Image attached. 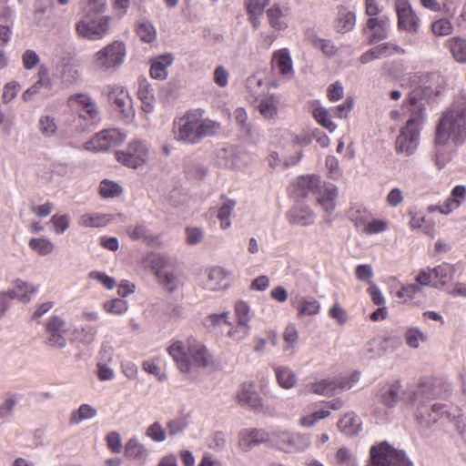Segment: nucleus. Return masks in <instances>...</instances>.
Returning a JSON list of instances; mask_svg holds the SVG:
<instances>
[{"instance_id":"nucleus-4","label":"nucleus","mask_w":466,"mask_h":466,"mask_svg":"<svg viewBox=\"0 0 466 466\" xmlns=\"http://www.w3.org/2000/svg\"><path fill=\"white\" fill-rule=\"evenodd\" d=\"M456 147L466 143V98L461 97L448 107L436 127L435 144Z\"/></svg>"},{"instance_id":"nucleus-2","label":"nucleus","mask_w":466,"mask_h":466,"mask_svg":"<svg viewBox=\"0 0 466 466\" xmlns=\"http://www.w3.org/2000/svg\"><path fill=\"white\" fill-rule=\"evenodd\" d=\"M435 397L433 388L429 384H420L410 386L403 392V404L414 409V417L417 428L420 434L429 437L431 428L437 421L446 416L451 417L444 405L434 403L429 405V402Z\"/></svg>"},{"instance_id":"nucleus-7","label":"nucleus","mask_w":466,"mask_h":466,"mask_svg":"<svg viewBox=\"0 0 466 466\" xmlns=\"http://www.w3.org/2000/svg\"><path fill=\"white\" fill-rule=\"evenodd\" d=\"M126 56L125 43L116 40L96 52L92 64L98 72L113 74L124 64Z\"/></svg>"},{"instance_id":"nucleus-10","label":"nucleus","mask_w":466,"mask_h":466,"mask_svg":"<svg viewBox=\"0 0 466 466\" xmlns=\"http://www.w3.org/2000/svg\"><path fill=\"white\" fill-rule=\"evenodd\" d=\"M149 157V148L146 142L132 140L124 150L116 152V160L123 166L137 168L144 166Z\"/></svg>"},{"instance_id":"nucleus-28","label":"nucleus","mask_w":466,"mask_h":466,"mask_svg":"<svg viewBox=\"0 0 466 466\" xmlns=\"http://www.w3.org/2000/svg\"><path fill=\"white\" fill-rule=\"evenodd\" d=\"M173 63V56L169 54L163 55L152 61L150 75L155 79L164 80L167 76V68Z\"/></svg>"},{"instance_id":"nucleus-24","label":"nucleus","mask_w":466,"mask_h":466,"mask_svg":"<svg viewBox=\"0 0 466 466\" xmlns=\"http://www.w3.org/2000/svg\"><path fill=\"white\" fill-rule=\"evenodd\" d=\"M36 291V289L27 282L16 279L13 289L5 292L10 299H16L23 303H27L31 299V295Z\"/></svg>"},{"instance_id":"nucleus-14","label":"nucleus","mask_w":466,"mask_h":466,"mask_svg":"<svg viewBox=\"0 0 466 466\" xmlns=\"http://www.w3.org/2000/svg\"><path fill=\"white\" fill-rule=\"evenodd\" d=\"M395 11L397 14V26L400 31L415 35L420 28V19L413 11L409 0H396Z\"/></svg>"},{"instance_id":"nucleus-56","label":"nucleus","mask_w":466,"mask_h":466,"mask_svg":"<svg viewBox=\"0 0 466 466\" xmlns=\"http://www.w3.org/2000/svg\"><path fill=\"white\" fill-rule=\"evenodd\" d=\"M146 435L156 442H162L166 440V431L157 421L147 429Z\"/></svg>"},{"instance_id":"nucleus-20","label":"nucleus","mask_w":466,"mask_h":466,"mask_svg":"<svg viewBox=\"0 0 466 466\" xmlns=\"http://www.w3.org/2000/svg\"><path fill=\"white\" fill-rule=\"evenodd\" d=\"M230 273L223 268L214 267L208 270V279L204 282V289L211 291L227 289L230 286Z\"/></svg>"},{"instance_id":"nucleus-17","label":"nucleus","mask_w":466,"mask_h":466,"mask_svg":"<svg viewBox=\"0 0 466 466\" xmlns=\"http://www.w3.org/2000/svg\"><path fill=\"white\" fill-rule=\"evenodd\" d=\"M409 388L403 390L400 381L395 380L382 385L379 389L376 397L378 401L383 406L388 409H393L400 401L403 402V392Z\"/></svg>"},{"instance_id":"nucleus-58","label":"nucleus","mask_w":466,"mask_h":466,"mask_svg":"<svg viewBox=\"0 0 466 466\" xmlns=\"http://www.w3.org/2000/svg\"><path fill=\"white\" fill-rule=\"evenodd\" d=\"M313 45L316 48L321 50V52L329 57L334 56L338 48L334 46V44L330 40L316 38L313 42Z\"/></svg>"},{"instance_id":"nucleus-5","label":"nucleus","mask_w":466,"mask_h":466,"mask_svg":"<svg viewBox=\"0 0 466 466\" xmlns=\"http://www.w3.org/2000/svg\"><path fill=\"white\" fill-rule=\"evenodd\" d=\"M167 352L183 373H189L193 368H205L211 362L206 347L193 337L174 341Z\"/></svg>"},{"instance_id":"nucleus-62","label":"nucleus","mask_w":466,"mask_h":466,"mask_svg":"<svg viewBox=\"0 0 466 466\" xmlns=\"http://www.w3.org/2000/svg\"><path fill=\"white\" fill-rule=\"evenodd\" d=\"M130 238L135 240L141 239L146 242H152L153 236L147 227L143 225H138L133 228V230L129 233Z\"/></svg>"},{"instance_id":"nucleus-32","label":"nucleus","mask_w":466,"mask_h":466,"mask_svg":"<svg viewBox=\"0 0 466 466\" xmlns=\"http://www.w3.org/2000/svg\"><path fill=\"white\" fill-rule=\"evenodd\" d=\"M279 98L275 95L264 96L257 108L264 118L272 119L278 114Z\"/></svg>"},{"instance_id":"nucleus-60","label":"nucleus","mask_w":466,"mask_h":466,"mask_svg":"<svg viewBox=\"0 0 466 466\" xmlns=\"http://www.w3.org/2000/svg\"><path fill=\"white\" fill-rule=\"evenodd\" d=\"M329 315L339 325H344L348 320V314L339 303L336 302L329 310Z\"/></svg>"},{"instance_id":"nucleus-51","label":"nucleus","mask_w":466,"mask_h":466,"mask_svg":"<svg viewBox=\"0 0 466 466\" xmlns=\"http://www.w3.org/2000/svg\"><path fill=\"white\" fill-rule=\"evenodd\" d=\"M99 192L103 198H116L122 193V187L116 182L103 180L100 183Z\"/></svg>"},{"instance_id":"nucleus-45","label":"nucleus","mask_w":466,"mask_h":466,"mask_svg":"<svg viewBox=\"0 0 466 466\" xmlns=\"http://www.w3.org/2000/svg\"><path fill=\"white\" fill-rule=\"evenodd\" d=\"M235 206V200L227 199L218 209L217 217L220 220V227L222 229H227L230 227V216Z\"/></svg>"},{"instance_id":"nucleus-48","label":"nucleus","mask_w":466,"mask_h":466,"mask_svg":"<svg viewBox=\"0 0 466 466\" xmlns=\"http://www.w3.org/2000/svg\"><path fill=\"white\" fill-rule=\"evenodd\" d=\"M38 129L46 137L54 136L57 129L55 118L50 116H42L38 120Z\"/></svg>"},{"instance_id":"nucleus-53","label":"nucleus","mask_w":466,"mask_h":466,"mask_svg":"<svg viewBox=\"0 0 466 466\" xmlns=\"http://www.w3.org/2000/svg\"><path fill=\"white\" fill-rule=\"evenodd\" d=\"M405 340L408 346L417 349L420 341H424L426 337L418 328H410L405 332Z\"/></svg>"},{"instance_id":"nucleus-64","label":"nucleus","mask_w":466,"mask_h":466,"mask_svg":"<svg viewBox=\"0 0 466 466\" xmlns=\"http://www.w3.org/2000/svg\"><path fill=\"white\" fill-rule=\"evenodd\" d=\"M355 276L360 281L370 283V279L373 278L372 267L368 264L358 265L355 268Z\"/></svg>"},{"instance_id":"nucleus-54","label":"nucleus","mask_w":466,"mask_h":466,"mask_svg":"<svg viewBox=\"0 0 466 466\" xmlns=\"http://www.w3.org/2000/svg\"><path fill=\"white\" fill-rule=\"evenodd\" d=\"M387 223L380 219H372L371 216L370 217L368 222L365 224L364 228L360 232L373 235L383 232L387 229Z\"/></svg>"},{"instance_id":"nucleus-22","label":"nucleus","mask_w":466,"mask_h":466,"mask_svg":"<svg viewBox=\"0 0 466 466\" xmlns=\"http://www.w3.org/2000/svg\"><path fill=\"white\" fill-rule=\"evenodd\" d=\"M237 398L238 403L243 407L258 410L262 406L261 399L251 383L242 384Z\"/></svg>"},{"instance_id":"nucleus-59","label":"nucleus","mask_w":466,"mask_h":466,"mask_svg":"<svg viewBox=\"0 0 466 466\" xmlns=\"http://www.w3.org/2000/svg\"><path fill=\"white\" fill-rule=\"evenodd\" d=\"M51 223L56 234H63L69 227V218L67 215H54L51 218Z\"/></svg>"},{"instance_id":"nucleus-57","label":"nucleus","mask_w":466,"mask_h":466,"mask_svg":"<svg viewBox=\"0 0 466 466\" xmlns=\"http://www.w3.org/2000/svg\"><path fill=\"white\" fill-rule=\"evenodd\" d=\"M329 415V410H320L300 419V425L303 427H312L319 420L327 418Z\"/></svg>"},{"instance_id":"nucleus-1","label":"nucleus","mask_w":466,"mask_h":466,"mask_svg":"<svg viewBox=\"0 0 466 466\" xmlns=\"http://www.w3.org/2000/svg\"><path fill=\"white\" fill-rule=\"evenodd\" d=\"M429 95V88L419 86L410 92L407 101L403 103L402 108L410 116L396 139L398 154L409 157L416 151L420 129L426 118L425 98Z\"/></svg>"},{"instance_id":"nucleus-30","label":"nucleus","mask_w":466,"mask_h":466,"mask_svg":"<svg viewBox=\"0 0 466 466\" xmlns=\"http://www.w3.org/2000/svg\"><path fill=\"white\" fill-rule=\"evenodd\" d=\"M298 318L305 316H314L319 314L320 310V303L312 297H300L298 299L296 306Z\"/></svg>"},{"instance_id":"nucleus-16","label":"nucleus","mask_w":466,"mask_h":466,"mask_svg":"<svg viewBox=\"0 0 466 466\" xmlns=\"http://www.w3.org/2000/svg\"><path fill=\"white\" fill-rule=\"evenodd\" d=\"M108 99L115 110L119 112L125 121L129 122L132 120L135 111L133 109L132 98L129 96L127 90L121 86H114L108 94Z\"/></svg>"},{"instance_id":"nucleus-44","label":"nucleus","mask_w":466,"mask_h":466,"mask_svg":"<svg viewBox=\"0 0 466 466\" xmlns=\"http://www.w3.org/2000/svg\"><path fill=\"white\" fill-rule=\"evenodd\" d=\"M316 121L329 132L335 131L337 125L331 120L329 111L323 106H317L313 110Z\"/></svg>"},{"instance_id":"nucleus-21","label":"nucleus","mask_w":466,"mask_h":466,"mask_svg":"<svg viewBox=\"0 0 466 466\" xmlns=\"http://www.w3.org/2000/svg\"><path fill=\"white\" fill-rule=\"evenodd\" d=\"M288 221L292 225L307 227L315 222V213L306 206H294L286 214Z\"/></svg>"},{"instance_id":"nucleus-25","label":"nucleus","mask_w":466,"mask_h":466,"mask_svg":"<svg viewBox=\"0 0 466 466\" xmlns=\"http://www.w3.org/2000/svg\"><path fill=\"white\" fill-rule=\"evenodd\" d=\"M356 15L354 12L344 6H339L335 21V29L338 33L345 34L355 27Z\"/></svg>"},{"instance_id":"nucleus-52","label":"nucleus","mask_w":466,"mask_h":466,"mask_svg":"<svg viewBox=\"0 0 466 466\" xmlns=\"http://www.w3.org/2000/svg\"><path fill=\"white\" fill-rule=\"evenodd\" d=\"M250 331V324L236 323L228 331V336L235 341L245 339Z\"/></svg>"},{"instance_id":"nucleus-34","label":"nucleus","mask_w":466,"mask_h":466,"mask_svg":"<svg viewBox=\"0 0 466 466\" xmlns=\"http://www.w3.org/2000/svg\"><path fill=\"white\" fill-rule=\"evenodd\" d=\"M447 46L458 63L466 64V39L454 36L447 41Z\"/></svg>"},{"instance_id":"nucleus-13","label":"nucleus","mask_w":466,"mask_h":466,"mask_svg":"<svg viewBox=\"0 0 466 466\" xmlns=\"http://www.w3.org/2000/svg\"><path fill=\"white\" fill-rule=\"evenodd\" d=\"M108 16H101L96 20L83 18L76 24V31L79 37L91 41L103 39L109 30Z\"/></svg>"},{"instance_id":"nucleus-31","label":"nucleus","mask_w":466,"mask_h":466,"mask_svg":"<svg viewBox=\"0 0 466 466\" xmlns=\"http://www.w3.org/2000/svg\"><path fill=\"white\" fill-rule=\"evenodd\" d=\"M338 428L346 435L353 436L361 430V420L355 413H348L339 420Z\"/></svg>"},{"instance_id":"nucleus-41","label":"nucleus","mask_w":466,"mask_h":466,"mask_svg":"<svg viewBox=\"0 0 466 466\" xmlns=\"http://www.w3.org/2000/svg\"><path fill=\"white\" fill-rule=\"evenodd\" d=\"M28 246L40 256L49 255L54 250V244L46 238H33L29 240Z\"/></svg>"},{"instance_id":"nucleus-27","label":"nucleus","mask_w":466,"mask_h":466,"mask_svg":"<svg viewBox=\"0 0 466 466\" xmlns=\"http://www.w3.org/2000/svg\"><path fill=\"white\" fill-rule=\"evenodd\" d=\"M137 95L146 113H151L155 107L154 90L146 79L139 80Z\"/></svg>"},{"instance_id":"nucleus-18","label":"nucleus","mask_w":466,"mask_h":466,"mask_svg":"<svg viewBox=\"0 0 466 466\" xmlns=\"http://www.w3.org/2000/svg\"><path fill=\"white\" fill-rule=\"evenodd\" d=\"M366 28L371 31L368 39L369 44H376L388 38L390 30V19L387 15L370 17L367 20Z\"/></svg>"},{"instance_id":"nucleus-36","label":"nucleus","mask_w":466,"mask_h":466,"mask_svg":"<svg viewBox=\"0 0 466 466\" xmlns=\"http://www.w3.org/2000/svg\"><path fill=\"white\" fill-rule=\"evenodd\" d=\"M275 373L280 387L284 389H291L295 386L297 377L289 367L278 366L275 369Z\"/></svg>"},{"instance_id":"nucleus-35","label":"nucleus","mask_w":466,"mask_h":466,"mask_svg":"<svg viewBox=\"0 0 466 466\" xmlns=\"http://www.w3.org/2000/svg\"><path fill=\"white\" fill-rule=\"evenodd\" d=\"M97 410L89 404H82L76 410H74L69 418L70 424L78 425L83 420L93 419L96 416Z\"/></svg>"},{"instance_id":"nucleus-61","label":"nucleus","mask_w":466,"mask_h":466,"mask_svg":"<svg viewBox=\"0 0 466 466\" xmlns=\"http://www.w3.org/2000/svg\"><path fill=\"white\" fill-rule=\"evenodd\" d=\"M19 89V84L15 81L5 84L2 95L3 103L8 104L9 102H11L17 96Z\"/></svg>"},{"instance_id":"nucleus-26","label":"nucleus","mask_w":466,"mask_h":466,"mask_svg":"<svg viewBox=\"0 0 466 466\" xmlns=\"http://www.w3.org/2000/svg\"><path fill=\"white\" fill-rule=\"evenodd\" d=\"M289 8L287 6L272 5L267 11L269 25L276 30H284L288 27L285 18L289 15Z\"/></svg>"},{"instance_id":"nucleus-42","label":"nucleus","mask_w":466,"mask_h":466,"mask_svg":"<svg viewBox=\"0 0 466 466\" xmlns=\"http://www.w3.org/2000/svg\"><path fill=\"white\" fill-rule=\"evenodd\" d=\"M156 275H157V278L159 283L168 292L175 291L180 284L178 278L173 272L164 271V270H157Z\"/></svg>"},{"instance_id":"nucleus-15","label":"nucleus","mask_w":466,"mask_h":466,"mask_svg":"<svg viewBox=\"0 0 466 466\" xmlns=\"http://www.w3.org/2000/svg\"><path fill=\"white\" fill-rule=\"evenodd\" d=\"M67 331L68 329L64 319L57 316L50 317L46 324L45 343L55 349H64L66 346Z\"/></svg>"},{"instance_id":"nucleus-37","label":"nucleus","mask_w":466,"mask_h":466,"mask_svg":"<svg viewBox=\"0 0 466 466\" xmlns=\"http://www.w3.org/2000/svg\"><path fill=\"white\" fill-rule=\"evenodd\" d=\"M370 213L363 207H352L349 212L348 217L359 231H361L365 224L368 222Z\"/></svg>"},{"instance_id":"nucleus-43","label":"nucleus","mask_w":466,"mask_h":466,"mask_svg":"<svg viewBox=\"0 0 466 466\" xmlns=\"http://www.w3.org/2000/svg\"><path fill=\"white\" fill-rule=\"evenodd\" d=\"M137 35L145 43H151L157 37V31L152 23L140 21L137 25Z\"/></svg>"},{"instance_id":"nucleus-63","label":"nucleus","mask_w":466,"mask_h":466,"mask_svg":"<svg viewBox=\"0 0 466 466\" xmlns=\"http://www.w3.org/2000/svg\"><path fill=\"white\" fill-rule=\"evenodd\" d=\"M40 61L38 55L31 49H27L22 55L23 66L26 70L33 69Z\"/></svg>"},{"instance_id":"nucleus-55","label":"nucleus","mask_w":466,"mask_h":466,"mask_svg":"<svg viewBox=\"0 0 466 466\" xmlns=\"http://www.w3.org/2000/svg\"><path fill=\"white\" fill-rule=\"evenodd\" d=\"M431 30L436 35H448L452 32V25L449 20L445 18L439 19L432 23Z\"/></svg>"},{"instance_id":"nucleus-6","label":"nucleus","mask_w":466,"mask_h":466,"mask_svg":"<svg viewBox=\"0 0 466 466\" xmlns=\"http://www.w3.org/2000/svg\"><path fill=\"white\" fill-rule=\"evenodd\" d=\"M293 193L299 198H305L309 195L316 196L317 204L328 215L335 209L338 188L332 184L322 185L319 176L309 175L298 177L293 184Z\"/></svg>"},{"instance_id":"nucleus-23","label":"nucleus","mask_w":466,"mask_h":466,"mask_svg":"<svg viewBox=\"0 0 466 466\" xmlns=\"http://www.w3.org/2000/svg\"><path fill=\"white\" fill-rule=\"evenodd\" d=\"M273 67L282 76H290L294 74L293 63L289 49L282 48L277 50L272 57Z\"/></svg>"},{"instance_id":"nucleus-38","label":"nucleus","mask_w":466,"mask_h":466,"mask_svg":"<svg viewBox=\"0 0 466 466\" xmlns=\"http://www.w3.org/2000/svg\"><path fill=\"white\" fill-rule=\"evenodd\" d=\"M234 316L236 323L249 324L253 317V311L248 302L238 300L234 307Z\"/></svg>"},{"instance_id":"nucleus-33","label":"nucleus","mask_w":466,"mask_h":466,"mask_svg":"<svg viewBox=\"0 0 466 466\" xmlns=\"http://www.w3.org/2000/svg\"><path fill=\"white\" fill-rule=\"evenodd\" d=\"M299 339L298 330L294 324H289L283 332V352L286 356H293L296 353V346Z\"/></svg>"},{"instance_id":"nucleus-46","label":"nucleus","mask_w":466,"mask_h":466,"mask_svg":"<svg viewBox=\"0 0 466 466\" xmlns=\"http://www.w3.org/2000/svg\"><path fill=\"white\" fill-rule=\"evenodd\" d=\"M81 74L76 65L66 63L63 65L61 81L66 85H72L80 79Z\"/></svg>"},{"instance_id":"nucleus-8","label":"nucleus","mask_w":466,"mask_h":466,"mask_svg":"<svg viewBox=\"0 0 466 466\" xmlns=\"http://www.w3.org/2000/svg\"><path fill=\"white\" fill-rule=\"evenodd\" d=\"M367 466H414L403 450H398L383 441L370 448Z\"/></svg>"},{"instance_id":"nucleus-49","label":"nucleus","mask_w":466,"mask_h":466,"mask_svg":"<svg viewBox=\"0 0 466 466\" xmlns=\"http://www.w3.org/2000/svg\"><path fill=\"white\" fill-rule=\"evenodd\" d=\"M106 222L107 219L106 216L95 213H86L82 215L79 221L81 226L92 228L103 227Z\"/></svg>"},{"instance_id":"nucleus-9","label":"nucleus","mask_w":466,"mask_h":466,"mask_svg":"<svg viewBox=\"0 0 466 466\" xmlns=\"http://www.w3.org/2000/svg\"><path fill=\"white\" fill-rule=\"evenodd\" d=\"M67 105L73 108L79 119L85 121L86 126H96L101 121V113L96 100L86 93H78L70 96Z\"/></svg>"},{"instance_id":"nucleus-39","label":"nucleus","mask_w":466,"mask_h":466,"mask_svg":"<svg viewBox=\"0 0 466 466\" xmlns=\"http://www.w3.org/2000/svg\"><path fill=\"white\" fill-rule=\"evenodd\" d=\"M309 390L319 395H331L338 390V382L335 379H324L309 386Z\"/></svg>"},{"instance_id":"nucleus-29","label":"nucleus","mask_w":466,"mask_h":466,"mask_svg":"<svg viewBox=\"0 0 466 466\" xmlns=\"http://www.w3.org/2000/svg\"><path fill=\"white\" fill-rule=\"evenodd\" d=\"M125 455L128 459L144 462L148 456V451L138 439L131 438L126 443Z\"/></svg>"},{"instance_id":"nucleus-3","label":"nucleus","mask_w":466,"mask_h":466,"mask_svg":"<svg viewBox=\"0 0 466 466\" xmlns=\"http://www.w3.org/2000/svg\"><path fill=\"white\" fill-rule=\"evenodd\" d=\"M221 130V124L203 116L200 109L190 110L173 122L174 138L181 143L196 145L205 137H213Z\"/></svg>"},{"instance_id":"nucleus-50","label":"nucleus","mask_w":466,"mask_h":466,"mask_svg":"<svg viewBox=\"0 0 466 466\" xmlns=\"http://www.w3.org/2000/svg\"><path fill=\"white\" fill-rule=\"evenodd\" d=\"M103 308L109 314L121 315L127 310V302L123 299H113L106 301Z\"/></svg>"},{"instance_id":"nucleus-47","label":"nucleus","mask_w":466,"mask_h":466,"mask_svg":"<svg viewBox=\"0 0 466 466\" xmlns=\"http://www.w3.org/2000/svg\"><path fill=\"white\" fill-rule=\"evenodd\" d=\"M431 272L436 279L441 281L442 285H445L448 280L453 278L455 268L452 265L443 263L432 268Z\"/></svg>"},{"instance_id":"nucleus-19","label":"nucleus","mask_w":466,"mask_h":466,"mask_svg":"<svg viewBox=\"0 0 466 466\" xmlns=\"http://www.w3.org/2000/svg\"><path fill=\"white\" fill-rule=\"evenodd\" d=\"M267 441H271V435L263 430H244L239 433L238 443L245 451Z\"/></svg>"},{"instance_id":"nucleus-40","label":"nucleus","mask_w":466,"mask_h":466,"mask_svg":"<svg viewBox=\"0 0 466 466\" xmlns=\"http://www.w3.org/2000/svg\"><path fill=\"white\" fill-rule=\"evenodd\" d=\"M333 466H358V461L350 449L341 447L335 454Z\"/></svg>"},{"instance_id":"nucleus-11","label":"nucleus","mask_w":466,"mask_h":466,"mask_svg":"<svg viewBox=\"0 0 466 466\" xmlns=\"http://www.w3.org/2000/svg\"><path fill=\"white\" fill-rule=\"evenodd\" d=\"M271 442L279 451L286 453L302 452L306 451L310 444L309 438L307 435L299 432L279 431L271 433Z\"/></svg>"},{"instance_id":"nucleus-12","label":"nucleus","mask_w":466,"mask_h":466,"mask_svg":"<svg viewBox=\"0 0 466 466\" xmlns=\"http://www.w3.org/2000/svg\"><path fill=\"white\" fill-rule=\"evenodd\" d=\"M127 139V134L118 128H108L96 133L85 144V148L92 152H106L120 146Z\"/></svg>"}]
</instances>
